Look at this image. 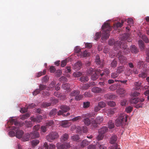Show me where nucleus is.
Listing matches in <instances>:
<instances>
[{"mask_svg": "<svg viewBox=\"0 0 149 149\" xmlns=\"http://www.w3.org/2000/svg\"><path fill=\"white\" fill-rule=\"evenodd\" d=\"M101 33L100 32H97L96 33L95 35V39L96 40H97L100 39L101 36Z\"/></svg>", "mask_w": 149, "mask_h": 149, "instance_id": "6e6d98bb", "label": "nucleus"}, {"mask_svg": "<svg viewBox=\"0 0 149 149\" xmlns=\"http://www.w3.org/2000/svg\"><path fill=\"white\" fill-rule=\"evenodd\" d=\"M108 105L111 107H113L116 105L115 102L113 101H110L108 102Z\"/></svg>", "mask_w": 149, "mask_h": 149, "instance_id": "09e8293b", "label": "nucleus"}, {"mask_svg": "<svg viewBox=\"0 0 149 149\" xmlns=\"http://www.w3.org/2000/svg\"><path fill=\"white\" fill-rule=\"evenodd\" d=\"M84 121L85 125L87 126L89 125L91 123L90 120L88 118L84 119Z\"/></svg>", "mask_w": 149, "mask_h": 149, "instance_id": "79ce46f5", "label": "nucleus"}, {"mask_svg": "<svg viewBox=\"0 0 149 149\" xmlns=\"http://www.w3.org/2000/svg\"><path fill=\"white\" fill-rule=\"evenodd\" d=\"M80 93V91L78 90L74 91L72 92L70 95L72 96H75V97L78 95Z\"/></svg>", "mask_w": 149, "mask_h": 149, "instance_id": "7c9ffc66", "label": "nucleus"}, {"mask_svg": "<svg viewBox=\"0 0 149 149\" xmlns=\"http://www.w3.org/2000/svg\"><path fill=\"white\" fill-rule=\"evenodd\" d=\"M83 97V96L82 95L79 94L78 95L75 97V99L76 100L79 101L81 100Z\"/></svg>", "mask_w": 149, "mask_h": 149, "instance_id": "bf43d9fd", "label": "nucleus"}, {"mask_svg": "<svg viewBox=\"0 0 149 149\" xmlns=\"http://www.w3.org/2000/svg\"><path fill=\"white\" fill-rule=\"evenodd\" d=\"M54 95L56 97H60L61 99H64L65 97V96L64 94L60 93L58 92H55Z\"/></svg>", "mask_w": 149, "mask_h": 149, "instance_id": "6ab92c4d", "label": "nucleus"}, {"mask_svg": "<svg viewBox=\"0 0 149 149\" xmlns=\"http://www.w3.org/2000/svg\"><path fill=\"white\" fill-rule=\"evenodd\" d=\"M116 56L118 57L120 63L123 64H125L126 63L127 58L124 56L122 55L120 50L117 54Z\"/></svg>", "mask_w": 149, "mask_h": 149, "instance_id": "0eeeda50", "label": "nucleus"}, {"mask_svg": "<svg viewBox=\"0 0 149 149\" xmlns=\"http://www.w3.org/2000/svg\"><path fill=\"white\" fill-rule=\"evenodd\" d=\"M140 94V93L136 91H135L132 93L131 94V96L137 97Z\"/></svg>", "mask_w": 149, "mask_h": 149, "instance_id": "603ef678", "label": "nucleus"}, {"mask_svg": "<svg viewBox=\"0 0 149 149\" xmlns=\"http://www.w3.org/2000/svg\"><path fill=\"white\" fill-rule=\"evenodd\" d=\"M101 70L100 69H97L95 71V73H94V80L97 79L98 76L101 75L102 76L104 75V73H102V74L100 73Z\"/></svg>", "mask_w": 149, "mask_h": 149, "instance_id": "f8f14e48", "label": "nucleus"}, {"mask_svg": "<svg viewBox=\"0 0 149 149\" xmlns=\"http://www.w3.org/2000/svg\"><path fill=\"white\" fill-rule=\"evenodd\" d=\"M10 121L11 124H14L16 126V127H17L19 126L21 127L23 125V123L21 124L19 122H17L16 121V120L14 119L11 118L10 120Z\"/></svg>", "mask_w": 149, "mask_h": 149, "instance_id": "4468645a", "label": "nucleus"}, {"mask_svg": "<svg viewBox=\"0 0 149 149\" xmlns=\"http://www.w3.org/2000/svg\"><path fill=\"white\" fill-rule=\"evenodd\" d=\"M138 44L141 50H143L145 48V45L143 42L141 40H139L138 41Z\"/></svg>", "mask_w": 149, "mask_h": 149, "instance_id": "b1692460", "label": "nucleus"}, {"mask_svg": "<svg viewBox=\"0 0 149 149\" xmlns=\"http://www.w3.org/2000/svg\"><path fill=\"white\" fill-rule=\"evenodd\" d=\"M73 75L74 77H78L82 75V73L79 72H74Z\"/></svg>", "mask_w": 149, "mask_h": 149, "instance_id": "de8ad7c7", "label": "nucleus"}, {"mask_svg": "<svg viewBox=\"0 0 149 149\" xmlns=\"http://www.w3.org/2000/svg\"><path fill=\"white\" fill-rule=\"evenodd\" d=\"M125 92V90L123 88H120L117 90V93L119 94H124Z\"/></svg>", "mask_w": 149, "mask_h": 149, "instance_id": "e433bc0d", "label": "nucleus"}, {"mask_svg": "<svg viewBox=\"0 0 149 149\" xmlns=\"http://www.w3.org/2000/svg\"><path fill=\"white\" fill-rule=\"evenodd\" d=\"M89 87L90 85L88 84H85L81 87V88L82 90H86Z\"/></svg>", "mask_w": 149, "mask_h": 149, "instance_id": "052dcab7", "label": "nucleus"}, {"mask_svg": "<svg viewBox=\"0 0 149 149\" xmlns=\"http://www.w3.org/2000/svg\"><path fill=\"white\" fill-rule=\"evenodd\" d=\"M108 125L109 128L110 129H112L114 127V123L111 120H110L108 122Z\"/></svg>", "mask_w": 149, "mask_h": 149, "instance_id": "c9c22d12", "label": "nucleus"}, {"mask_svg": "<svg viewBox=\"0 0 149 149\" xmlns=\"http://www.w3.org/2000/svg\"><path fill=\"white\" fill-rule=\"evenodd\" d=\"M42 116H38L35 117H31L30 118L31 120L33 122H40L41 121L42 119Z\"/></svg>", "mask_w": 149, "mask_h": 149, "instance_id": "ddd939ff", "label": "nucleus"}, {"mask_svg": "<svg viewBox=\"0 0 149 149\" xmlns=\"http://www.w3.org/2000/svg\"><path fill=\"white\" fill-rule=\"evenodd\" d=\"M101 28L102 30L101 42H103V40H106L109 38L110 35V32L111 30L112 27L109 23L104 22L102 25Z\"/></svg>", "mask_w": 149, "mask_h": 149, "instance_id": "f257e3e1", "label": "nucleus"}, {"mask_svg": "<svg viewBox=\"0 0 149 149\" xmlns=\"http://www.w3.org/2000/svg\"><path fill=\"white\" fill-rule=\"evenodd\" d=\"M90 142V141H88L86 139L84 140L81 143V147L83 148L88 145Z\"/></svg>", "mask_w": 149, "mask_h": 149, "instance_id": "a878e982", "label": "nucleus"}, {"mask_svg": "<svg viewBox=\"0 0 149 149\" xmlns=\"http://www.w3.org/2000/svg\"><path fill=\"white\" fill-rule=\"evenodd\" d=\"M117 140V137L116 135H114L112 136L110 139V143L111 144H114Z\"/></svg>", "mask_w": 149, "mask_h": 149, "instance_id": "5701e85b", "label": "nucleus"}, {"mask_svg": "<svg viewBox=\"0 0 149 149\" xmlns=\"http://www.w3.org/2000/svg\"><path fill=\"white\" fill-rule=\"evenodd\" d=\"M128 116L124 113L121 114L115 121L116 125L117 127H123L126 124Z\"/></svg>", "mask_w": 149, "mask_h": 149, "instance_id": "7ed1b4c3", "label": "nucleus"}, {"mask_svg": "<svg viewBox=\"0 0 149 149\" xmlns=\"http://www.w3.org/2000/svg\"><path fill=\"white\" fill-rule=\"evenodd\" d=\"M88 80V77L86 76H82L80 79V81L83 82L87 81Z\"/></svg>", "mask_w": 149, "mask_h": 149, "instance_id": "72a5a7b5", "label": "nucleus"}, {"mask_svg": "<svg viewBox=\"0 0 149 149\" xmlns=\"http://www.w3.org/2000/svg\"><path fill=\"white\" fill-rule=\"evenodd\" d=\"M144 71V72H142L139 74V77L141 78L142 79H144L147 76V75L146 69L145 71Z\"/></svg>", "mask_w": 149, "mask_h": 149, "instance_id": "393cba45", "label": "nucleus"}, {"mask_svg": "<svg viewBox=\"0 0 149 149\" xmlns=\"http://www.w3.org/2000/svg\"><path fill=\"white\" fill-rule=\"evenodd\" d=\"M40 141L38 140L35 139L32 141V145L33 146H35L37 145L39 143Z\"/></svg>", "mask_w": 149, "mask_h": 149, "instance_id": "c03bdc74", "label": "nucleus"}, {"mask_svg": "<svg viewBox=\"0 0 149 149\" xmlns=\"http://www.w3.org/2000/svg\"><path fill=\"white\" fill-rule=\"evenodd\" d=\"M68 124V120H65L62 121L61 123V125L63 127H66L67 126L66 125Z\"/></svg>", "mask_w": 149, "mask_h": 149, "instance_id": "a19ab883", "label": "nucleus"}, {"mask_svg": "<svg viewBox=\"0 0 149 149\" xmlns=\"http://www.w3.org/2000/svg\"><path fill=\"white\" fill-rule=\"evenodd\" d=\"M106 105L105 103L103 102H100L98 103V106L100 108L104 107Z\"/></svg>", "mask_w": 149, "mask_h": 149, "instance_id": "8fccbe9b", "label": "nucleus"}, {"mask_svg": "<svg viewBox=\"0 0 149 149\" xmlns=\"http://www.w3.org/2000/svg\"><path fill=\"white\" fill-rule=\"evenodd\" d=\"M43 146L45 149H55L56 148V146L54 144H51L48 145L46 142L44 143Z\"/></svg>", "mask_w": 149, "mask_h": 149, "instance_id": "2eb2a0df", "label": "nucleus"}, {"mask_svg": "<svg viewBox=\"0 0 149 149\" xmlns=\"http://www.w3.org/2000/svg\"><path fill=\"white\" fill-rule=\"evenodd\" d=\"M85 47L86 48H91L92 46V43H86L85 44Z\"/></svg>", "mask_w": 149, "mask_h": 149, "instance_id": "774afa93", "label": "nucleus"}, {"mask_svg": "<svg viewBox=\"0 0 149 149\" xmlns=\"http://www.w3.org/2000/svg\"><path fill=\"white\" fill-rule=\"evenodd\" d=\"M11 130H15L16 131V137L20 139L22 137L24 132L22 130H20L18 127L12 126L11 127Z\"/></svg>", "mask_w": 149, "mask_h": 149, "instance_id": "423d86ee", "label": "nucleus"}, {"mask_svg": "<svg viewBox=\"0 0 149 149\" xmlns=\"http://www.w3.org/2000/svg\"><path fill=\"white\" fill-rule=\"evenodd\" d=\"M71 139L73 141H79V138L78 135H75L72 136Z\"/></svg>", "mask_w": 149, "mask_h": 149, "instance_id": "4c0bfd02", "label": "nucleus"}, {"mask_svg": "<svg viewBox=\"0 0 149 149\" xmlns=\"http://www.w3.org/2000/svg\"><path fill=\"white\" fill-rule=\"evenodd\" d=\"M40 91L39 89H37L33 93V95H36L39 93Z\"/></svg>", "mask_w": 149, "mask_h": 149, "instance_id": "338daca9", "label": "nucleus"}, {"mask_svg": "<svg viewBox=\"0 0 149 149\" xmlns=\"http://www.w3.org/2000/svg\"><path fill=\"white\" fill-rule=\"evenodd\" d=\"M117 88V85L116 84L112 85L110 86L109 88L112 91H114L116 90Z\"/></svg>", "mask_w": 149, "mask_h": 149, "instance_id": "3c124183", "label": "nucleus"}, {"mask_svg": "<svg viewBox=\"0 0 149 149\" xmlns=\"http://www.w3.org/2000/svg\"><path fill=\"white\" fill-rule=\"evenodd\" d=\"M88 53L86 51H84L83 53L78 54L77 55L80 58L85 57L87 56Z\"/></svg>", "mask_w": 149, "mask_h": 149, "instance_id": "c85d7f7f", "label": "nucleus"}, {"mask_svg": "<svg viewBox=\"0 0 149 149\" xmlns=\"http://www.w3.org/2000/svg\"><path fill=\"white\" fill-rule=\"evenodd\" d=\"M46 85L42 84H40L39 86V90L40 91H42L43 90H45L46 88Z\"/></svg>", "mask_w": 149, "mask_h": 149, "instance_id": "5fc2aeb1", "label": "nucleus"}, {"mask_svg": "<svg viewBox=\"0 0 149 149\" xmlns=\"http://www.w3.org/2000/svg\"><path fill=\"white\" fill-rule=\"evenodd\" d=\"M103 120V118L102 117H97L94 121V127H97L96 125L98 124H100L102 122Z\"/></svg>", "mask_w": 149, "mask_h": 149, "instance_id": "9b49d317", "label": "nucleus"}, {"mask_svg": "<svg viewBox=\"0 0 149 149\" xmlns=\"http://www.w3.org/2000/svg\"><path fill=\"white\" fill-rule=\"evenodd\" d=\"M30 137V136L29 133L26 134L22 138V140L24 141H28L29 140Z\"/></svg>", "mask_w": 149, "mask_h": 149, "instance_id": "bb28decb", "label": "nucleus"}, {"mask_svg": "<svg viewBox=\"0 0 149 149\" xmlns=\"http://www.w3.org/2000/svg\"><path fill=\"white\" fill-rule=\"evenodd\" d=\"M127 41L128 42H131L132 41L131 39L130 38H129V34H124L123 35L122 38L120 42H121L122 43H123V47H124V45L125 44H126L125 43H124V42H123V41ZM126 49L127 50H128L129 52H128V53L129 52V49H128L127 48V47Z\"/></svg>", "mask_w": 149, "mask_h": 149, "instance_id": "6e6552de", "label": "nucleus"}, {"mask_svg": "<svg viewBox=\"0 0 149 149\" xmlns=\"http://www.w3.org/2000/svg\"><path fill=\"white\" fill-rule=\"evenodd\" d=\"M59 136V135L57 132H52L47 136L46 139L49 142H52L53 140L58 138Z\"/></svg>", "mask_w": 149, "mask_h": 149, "instance_id": "39448f33", "label": "nucleus"}, {"mask_svg": "<svg viewBox=\"0 0 149 149\" xmlns=\"http://www.w3.org/2000/svg\"><path fill=\"white\" fill-rule=\"evenodd\" d=\"M54 124V122L52 120H49L46 123V126H50Z\"/></svg>", "mask_w": 149, "mask_h": 149, "instance_id": "864d4df0", "label": "nucleus"}, {"mask_svg": "<svg viewBox=\"0 0 149 149\" xmlns=\"http://www.w3.org/2000/svg\"><path fill=\"white\" fill-rule=\"evenodd\" d=\"M62 87L65 90L69 89L70 88V85L69 84L66 83L62 85Z\"/></svg>", "mask_w": 149, "mask_h": 149, "instance_id": "ea45409f", "label": "nucleus"}, {"mask_svg": "<svg viewBox=\"0 0 149 149\" xmlns=\"http://www.w3.org/2000/svg\"><path fill=\"white\" fill-rule=\"evenodd\" d=\"M144 101V99L142 98L140 99L138 98H132L130 100V102L132 104H136L137 103H139L137 104L136 106V107L140 108L142 107L143 104L141 102Z\"/></svg>", "mask_w": 149, "mask_h": 149, "instance_id": "20e7f679", "label": "nucleus"}, {"mask_svg": "<svg viewBox=\"0 0 149 149\" xmlns=\"http://www.w3.org/2000/svg\"><path fill=\"white\" fill-rule=\"evenodd\" d=\"M142 38L146 43H148L149 42L148 39L146 36H142Z\"/></svg>", "mask_w": 149, "mask_h": 149, "instance_id": "680f3d73", "label": "nucleus"}, {"mask_svg": "<svg viewBox=\"0 0 149 149\" xmlns=\"http://www.w3.org/2000/svg\"><path fill=\"white\" fill-rule=\"evenodd\" d=\"M24 125L27 127H30L32 126L33 124L31 121L30 120H26Z\"/></svg>", "mask_w": 149, "mask_h": 149, "instance_id": "473e14b6", "label": "nucleus"}, {"mask_svg": "<svg viewBox=\"0 0 149 149\" xmlns=\"http://www.w3.org/2000/svg\"><path fill=\"white\" fill-rule=\"evenodd\" d=\"M56 147L58 149H68L70 148V146L69 143L63 144L58 143L56 144Z\"/></svg>", "mask_w": 149, "mask_h": 149, "instance_id": "1a4fd4ad", "label": "nucleus"}, {"mask_svg": "<svg viewBox=\"0 0 149 149\" xmlns=\"http://www.w3.org/2000/svg\"><path fill=\"white\" fill-rule=\"evenodd\" d=\"M87 73L89 75H92V76H93L92 75L93 73V69L92 68H90L89 69H88L87 71Z\"/></svg>", "mask_w": 149, "mask_h": 149, "instance_id": "69168bd1", "label": "nucleus"}, {"mask_svg": "<svg viewBox=\"0 0 149 149\" xmlns=\"http://www.w3.org/2000/svg\"><path fill=\"white\" fill-rule=\"evenodd\" d=\"M130 50L131 52L134 54L137 53L139 50L136 46L134 45H132L130 47Z\"/></svg>", "mask_w": 149, "mask_h": 149, "instance_id": "412c9836", "label": "nucleus"}, {"mask_svg": "<svg viewBox=\"0 0 149 149\" xmlns=\"http://www.w3.org/2000/svg\"><path fill=\"white\" fill-rule=\"evenodd\" d=\"M102 91L101 89L97 87H94V93H100Z\"/></svg>", "mask_w": 149, "mask_h": 149, "instance_id": "a18cd8bd", "label": "nucleus"}, {"mask_svg": "<svg viewBox=\"0 0 149 149\" xmlns=\"http://www.w3.org/2000/svg\"><path fill=\"white\" fill-rule=\"evenodd\" d=\"M60 108L63 111L64 113L67 112L70 109V108L69 106L63 105H61L60 107Z\"/></svg>", "mask_w": 149, "mask_h": 149, "instance_id": "a211bd4d", "label": "nucleus"}, {"mask_svg": "<svg viewBox=\"0 0 149 149\" xmlns=\"http://www.w3.org/2000/svg\"><path fill=\"white\" fill-rule=\"evenodd\" d=\"M95 62L97 65L100 66L98 67H102L103 65V61H100V56L98 55H97L96 56Z\"/></svg>", "mask_w": 149, "mask_h": 149, "instance_id": "9d476101", "label": "nucleus"}, {"mask_svg": "<svg viewBox=\"0 0 149 149\" xmlns=\"http://www.w3.org/2000/svg\"><path fill=\"white\" fill-rule=\"evenodd\" d=\"M108 130L107 127H104L100 129L99 130V133L100 134H104Z\"/></svg>", "mask_w": 149, "mask_h": 149, "instance_id": "4be33fe9", "label": "nucleus"}, {"mask_svg": "<svg viewBox=\"0 0 149 149\" xmlns=\"http://www.w3.org/2000/svg\"><path fill=\"white\" fill-rule=\"evenodd\" d=\"M114 41L113 39H110L109 41V44L110 45L114 44V49L115 51L117 49L119 50L120 48L122 49H123L122 51L124 54L128 53L129 50L126 49L127 46L126 44H125L124 47H123V45L121 42L120 41L118 43V41H116L115 42Z\"/></svg>", "mask_w": 149, "mask_h": 149, "instance_id": "f03ea898", "label": "nucleus"}, {"mask_svg": "<svg viewBox=\"0 0 149 149\" xmlns=\"http://www.w3.org/2000/svg\"><path fill=\"white\" fill-rule=\"evenodd\" d=\"M57 112V110L56 109H52L49 113L50 116H53L56 115Z\"/></svg>", "mask_w": 149, "mask_h": 149, "instance_id": "c756f323", "label": "nucleus"}, {"mask_svg": "<svg viewBox=\"0 0 149 149\" xmlns=\"http://www.w3.org/2000/svg\"><path fill=\"white\" fill-rule=\"evenodd\" d=\"M90 105V102L87 101L83 102V107L85 109L88 108Z\"/></svg>", "mask_w": 149, "mask_h": 149, "instance_id": "37998d69", "label": "nucleus"}, {"mask_svg": "<svg viewBox=\"0 0 149 149\" xmlns=\"http://www.w3.org/2000/svg\"><path fill=\"white\" fill-rule=\"evenodd\" d=\"M82 65L81 62L78 61L75 64L74 66V69L76 70H79L81 68Z\"/></svg>", "mask_w": 149, "mask_h": 149, "instance_id": "aec40b11", "label": "nucleus"}, {"mask_svg": "<svg viewBox=\"0 0 149 149\" xmlns=\"http://www.w3.org/2000/svg\"><path fill=\"white\" fill-rule=\"evenodd\" d=\"M118 73L117 72H113L111 73V77L112 78L115 79L118 76Z\"/></svg>", "mask_w": 149, "mask_h": 149, "instance_id": "e2e57ef3", "label": "nucleus"}, {"mask_svg": "<svg viewBox=\"0 0 149 149\" xmlns=\"http://www.w3.org/2000/svg\"><path fill=\"white\" fill-rule=\"evenodd\" d=\"M69 138L68 134L65 133L63 134L60 138L61 141V142L67 141Z\"/></svg>", "mask_w": 149, "mask_h": 149, "instance_id": "f3484780", "label": "nucleus"}, {"mask_svg": "<svg viewBox=\"0 0 149 149\" xmlns=\"http://www.w3.org/2000/svg\"><path fill=\"white\" fill-rule=\"evenodd\" d=\"M29 135L32 139L38 138L40 136L39 133L38 132L35 131H33L32 132L29 134Z\"/></svg>", "mask_w": 149, "mask_h": 149, "instance_id": "dca6fc26", "label": "nucleus"}, {"mask_svg": "<svg viewBox=\"0 0 149 149\" xmlns=\"http://www.w3.org/2000/svg\"><path fill=\"white\" fill-rule=\"evenodd\" d=\"M68 62L67 59H65L64 60H63L61 61V67H63L66 65Z\"/></svg>", "mask_w": 149, "mask_h": 149, "instance_id": "4d7b16f0", "label": "nucleus"}, {"mask_svg": "<svg viewBox=\"0 0 149 149\" xmlns=\"http://www.w3.org/2000/svg\"><path fill=\"white\" fill-rule=\"evenodd\" d=\"M127 23L128 25L130 27L133 25L134 21L131 18H128L127 20Z\"/></svg>", "mask_w": 149, "mask_h": 149, "instance_id": "f704fd0d", "label": "nucleus"}, {"mask_svg": "<svg viewBox=\"0 0 149 149\" xmlns=\"http://www.w3.org/2000/svg\"><path fill=\"white\" fill-rule=\"evenodd\" d=\"M133 108L131 106H128L125 109V111L127 113H130L131 112Z\"/></svg>", "mask_w": 149, "mask_h": 149, "instance_id": "13d9d810", "label": "nucleus"}, {"mask_svg": "<svg viewBox=\"0 0 149 149\" xmlns=\"http://www.w3.org/2000/svg\"><path fill=\"white\" fill-rule=\"evenodd\" d=\"M51 105V103L50 102H43L41 105V107L44 108L47 107Z\"/></svg>", "mask_w": 149, "mask_h": 149, "instance_id": "58836bf2", "label": "nucleus"}, {"mask_svg": "<svg viewBox=\"0 0 149 149\" xmlns=\"http://www.w3.org/2000/svg\"><path fill=\"white\" fill-rule=\"evenodd\" d=\"M49 78L48 76L46 75L44 77L41 79V81L42 83L45 84L48 82L49 80Z\"/></svg>", "mask_w": 149, "mask_h": 149, "instance_id": "2f4dec72", "label": "nucleus"}, {"mask_svg": "<svg viewBox=\"0 0 149 149\" xmlns=\"http://www.w3.org/2000/svg\"><path fill=\"white\" fill-rule=\"evenodd\" d=\"M117 61L115 60H114L111 63V66L112 67L114 68L117 66Z\"/></svg>", "mask_w": 149, "mask_h": 149, "instance_id": "49530a36", "label": "nucleus"}, {"mask_svg": "<svg viewBox=\"0 0 149 149\" xmlns=\"http://www.w3.org/2000/svg\"><path fill=\"white\" fill-rule=\"evenodd\" d=\"M103 134L99 133V135L96 137V139L98 141L100 140L103 139Z\"/></svg>", "mask_w": 149, "mask_h": 149, "instance_id": "0e129e2a", "label": "nucleus"}, {"mask_svg": "<svg viewBox=\"0 0 149 149\" xmlns=\"http://www.w3.org/2000/svg\"><path fill=\"white\" fill-rule=\"evenodd\" d=\"M125 70V68L124 66H120L118 68L116 72L118 74H120L123 71Z\"/></svg>", "mask_w": 149, "mask_h": 149, "instance_id": "cd10ccee", "label": "nucleus"}]
</instances>
